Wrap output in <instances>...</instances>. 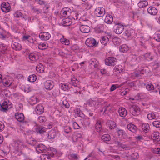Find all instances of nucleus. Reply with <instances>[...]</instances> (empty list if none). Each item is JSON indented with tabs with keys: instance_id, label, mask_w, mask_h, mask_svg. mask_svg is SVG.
Wrapping results in <instances>:
<instances>
[{
	"instance_id": "obj_15",
	"label": "nucleus",
	"mask_w": 160,
	"mask_h": 160,
	"mask_svg": "<svg viewBox=\"0 0 160 160\" xmlns=\"http://www.w3.org/2000/svg\"><path fill=\"white\" fill-rule=\"evenodd\" d=\"M14 17L16 18H22L26 20L28 18L27 16L25 15H23L22 13L18 11H16L13 14Z\"/></svg>"
},
{
	"instance_id": "obj_45",
	"label": "nucleus",
	"mask_w": 160,
	"mask_h": 160,
	"mask_svg": "<svg viewBox=\"0 0 160 160\" xmlns=\"http://www.w3.org/2000/svg\"><path fill=\"white\" fill-rule=\"evenodd\" d=\"M125 84V82H123L119 85L118 84H115L112 85L110 88V91H112L115 90L117 88H119L121 87L123 85Z\"/></svg>"
},
{
	"instance_id": "obj_35",
	"label": "nucleus",
	"mask_w": 160,
	"mask_h": 160,
	"mask_svg": "<svg viewBox=\"0 0 160 160\" xmlns=\"http://www.w3.org/2000/svg\"><path fill=\"white\" fill-rule=\"evenodd\" d=\"M107 126L111 129H114L116 126L115 122L112 120H108L107 122Z\"/></svg>"
},
{
	"instance_id": "obj_57",
	"label": "nucleus",
	"mask_w": 160,
	"mask_h": 160,
	"mask_svg": "<svg viewBox=\"0 0 160 160\" xmlns=\"http://www.w3.org/2000/svg\"><path fill=\"white\" fill-rule=\"evenodd\" d=\"M72 49L73 50L76 52H78L80 50L79 47L77 44L73 45L72 47Z\"/></svg>"
},
{
	"instance_id": "obj_30",
	"label": "nucleus",
	"mask_w": 160,
	"mask_h": 160,
	"mask_svg": "<svg viewBox=\"0 0 160 160\" xmlns=\"http://www.w3.org/2000/svg\"><path fill=\"white\" fill-rule=\"evenodd\" d=\"M146 88L148 91L152 90V92H158V90L156 89L157 87H155L154 89V87L153 85L151 83H149L146 86Z\"/></svg>"
},
{
	"instance_id": "obj_28",
	"label": "nucleus",
	"mask_w": 160,
	"mask_h": 160,
	"mask_svg": "<svg viewBox=\"0 0 160 160\" xmlns=\"http://www.w3.org/2000/svg\"><path fill=\"white\" fill-rule=\"evenodd\" d=\"M153 139L157 142L160 140V133L157 131L154 132L152 134Z\"/></svg>"
},
{
	"instance_id": "obj_49",
	"label": "nucleus",
	"mask_w": 160,
	"mask_h": 160,
	"mask_svg": "<svg viewBox=\"0 0 160 160\" xmlns=\"http://www.w3.org/2000/svg\"><path fill=\"white\" fill-rule=\"evenodd\" d=\"M48 47V44L45 43H40L38 46V48L39 49L43 50L45 49Z\"/></svg>"
},
{
	"instance_id": "obj_26",
	"label": "nucleus",
	"mask_w": 160,
	"mask_h": 160,
	"mask_svg": "<svg viewBox=\"0 0 160 160\" xmlns=\"http://www.w3.org/2000/svg\"><path fill=\"white\" fill-rule=\"evenodd\" d=\"M1 106L4 110H7L12 107V105L6 101H4Z\"/></svg>"
},
{
	"instance_id": "obj_59",
	"label": "nucleus",
	"mask_w": 160,
	"mask_h": 160,
	"mask_svg": "<svg viewBox=\"0 0 160 160\" xmlns=\"http://www.w3.org/2000/svg\"><path fill=\"white\" fill-rule=\"evenodd\" d=\"M145 57L148 60H151L152 59V56L151 55L150 53H146L145 55Z\"/></svg>"
},
{
	"instance_id": "obj_11",
	"label": "nucleus",
	"mask_w": 160,
	"mask_h": 160,
	"mask_svg": "<svg viewBox=\"0 0 160 160\" xmlns=\"http://www.w3.org/2000/svg\"><path fill=\"white\" fill-rule=\"evenodd\" d=\"M57 133L58 132L56 130H51L47 135V139L50 140L54 139L56 137Z\"/></svg>"
},
{
	"instance_id": "obj_21",
	"label": "nucleus",
	"mask_w": 160,
	"mask_h": 160,
	"mask_svg": "<svg viewBox=\"0 0 160 160\" xmlns=\"http://www.w3.org/2000/svg\"><path fill=\"white\" fill-rule=\"evenodd\" d=\"M148 13L152 15H155L158 12V10L156 8L153 7H150L148 9Z\"/></svg>"
},
{
	"instance_id": "obj_56",
	"label": "nucleus",
	"mask_w": 160,
	"mask_h": 160,
	"mask_svg": "<svg viewBox=\"0 0 160 160\" xmlns=\"http://www.w3.org/2000/svg\"><path fill=\"white\" fill-rule=\"evenodd\" d=\"M22 90L26 93H28L31 91V88L29 86L27 85H25L22 88Z\"/></svg>"
},
{
	"instance_id": "obj_39",
	"label": "nucleus",
	"mask_w": 160,
	"mask_h": 160,
	"mask_svg": "<svg viewBox=\"0 0 160 160\" xmlns=\"http://www.w3.org/2000/svg\"><path fill=\"white\" fill-rule=\"evenodd\" d=\"M148 4V2L146 0L140 1L138 3V6L140 8H143L147 6Z\"/></svg>"
},
{
	"instance_id": "obj_8",
	"label": "nucleus",
	"mask_w": 160,
	"mask_h": 160,
	"mask_svg": "<svg viewBox=\"0 0 160 160\" xmlns=\"http://www.w3.org/2000/svg\"><path fill=\"white\" fill-rule=\"evenodd\" d=\"M1 8L2 12L6 13L10 11L11 7L9 3L5 2L1 4Z\"/></svg>"
},
{
	"instance_id": "obj_16",
	"label": "nucleus",
	"mask_w": 160,
	"mask_h": 160,
	"mask_svg": "<svg viewBox=\"0 0 160 160\" xmlns=\"http://www.w3.org/2000/svg\"><path fill=\"white\" fill-rule=\"evenodd\" d=\"M11 47L12 48L15 50L19 51L22 48L21 45L18 42L13 41Z\"/></svg>"
},
{
	"instance_id": "obj_1",
	"label": "nucleus",
	"mask_w": 160,
	"mask_h": 160,
	"mask_svg": "<svg viewBox=\"0 0 160 160\" xmlns=\"http://www.w3.org/2000/svg\"><path fill=\"white\" fill-rule=\"evenodd\" d=\"M22 144L21 142L19 141L15 142L12 144V146L15 149L14 152L17 153L19 155L22 153L21 150L22 148Z\"/></svg>"
},
{
	"instance_id": "obj_10",
	"label": "nucleus",
	"mask_w": 160,
	"mask_h": 160,
	"mask_svg": "<svg viewBox=\"0 0 160 160\" xmlns=\"http://www.w3.org/2000/svg\"><path fill=\"white\" fill-rule=\"evenodd\" d=\"M53 82L51 80H48L44 82V86L45 88L48 90L52 89L54 86Z\"/></svg>"
},
{
	"instance_id": "obj_50",
	"label": "nucleus",
	"mask_w": 160,
	"mask_h": 160,
	"mask_svg": "<svg viewBox=\"0 0 160 160\" xmlns=\"http://www.w3.org/2000/svg\"><path fill=\"white\" fill-rule=\"evenodd\" d=\"M89 63L90 64L93 65L94 67H96L97 66V60L95 58H92L89 61Z\"/></svg>"
},
{
	"instance_id": "obj_55",
	"label": "nucleus",
	"mask_w": 160,
	"mask_h": 160,
	"mask_svg": "<svg viewBox=\"0 0 160 160\" xmlns=\"http://www.w3.org/2000/svg\"><path fill=\"white\" fill-rule=\"evenodd\" d=\"M95 128L97 131L98 132H99L101 130V125L100 122H97L96 124Z\"/></svg>"
},
{
	"instance_id": "obj_36",
	"label": "nucleus",
	"mask_w": 160,
	"mask_h": 160,
	"mask_svg": "<svg viewBox=\"0 0 160 160\" xmlns=\"http://www.w3.org/2000/svg\"><path fill=\"white\" fill-rule=\"evenodd\" d=\"M141 127L142 130L145 132H148L149 130L150 127L148 123H143Z\"/></svg>"
},
{
	"instance_id": "obj_24",
	"label": "nucleus",
	"mask_w": 160,
	"mask_h": 160,
	"mask_svg": "<svg viewBox=\"0 0 160 160\" xmlns=\"http://www.w3.org/2000/svg\"><path fill=\"white\" fill-rule=\"evenodd\" d=\"M112 106L110 104H109L107 106L104 107L102 110V112L103 111V112L105 114H108L109 112H111L112 111Z\"/></svg>"
},
{
	"instance_id": "obj_32",
	"label": "nucleus",
	"mask_w": 160,
	"mask_h": 160,
	"mask_svg": "<svg viewBox=\"0 0 160 160\" xmlns=\"http://www.w3.org/2000/svg\"><path fill=\"white\" fill-rule=\"evenodd\" d=\"M131 58V63L133 65H135L139 62L138 58L137 56L135 55H132Z\"/></svg>"
},
{
	"instance_id": "obj_41",
	"label": "nucleus",
	"mask_w": 160,
	"mask_h": 160,
	"mask_svg": "<svg viewBox=\"0 0 160 160\" xmlns=\"http://www.w3.org/2000/svg\"><path fill=\"white\" fill-rule=\"evenodd\" d=\"M38 101L37 97L34 96L31 97L29 100V103L33 105L36 103Z\"/></svg>"
},
{
	"instance_id": "obj_54",
	"label": "nucleus",
	"mask_w": 160,
	"mask_h": 160,
	"mask_svg": "<svg viewBox=\"0 0 160 160\" xmlns=\"http://www.w3.org/2000/svg\"><path fill=\"white\" fill-rule=\"evenodd\" d=\"M74 111L75 114H77L78 116L82 117L83 115V113L79 109L76 108L74 110Z\"/></svg>"
},
{
	"instance_id": "obj_5",
	"label": "nucleus",
	"mask_w": 160,
	"mask_h": 160,
	"mask_svg": "<svg viewBox=\"0 0 160 160\" xmlns=\"http://www.w3.org/2000/svg\"><path fill=\"white\" fill-rule=\"evenodd\" d=\"M117 59L113 57H110L107 58L105 60V64L109 66H114L116 64Z\"/></svg>"
},
{
	"instance_id": "obj_62",
	"label": "nucleus",
	"mask_w": 160,
	"mask_h": 160,
	"mask_svg": "<svg viewBox=\"0 0 160 160\" xmlns=\"http://www.w3.org/2000/svg\"><path fill=\"white\" fill-rule=\"evenodd\" d=\"M152 124L156 127H160V121H155L153 122Z\"/></svg>"
},
{
	"instance_id": "obj_13",
	"label": "nucleus",
	"mask_w": 160,
	"mask_h": 160,
	"mask_svg": "<svg viewBox=\"0 0 160 160\" xmlns=\"http://www.w3.org/2000/svg\"><path fill=\"white\" fill-rule=\"evenodd\" d=\"M71 12L70 9L68 7L64 8L61 11V13L64 17L70 16Z\"/></svg>"
},
{
	"instance_id": "obj_7",
	"label": "nucleus",
	"mask_w": 160,
	"mask_h": 160,
	"mask_svg": "<svg viewBox=\"0 0 160 160\" xmlns=\"http://www.w3.org/2000/svg\"><path fill=\"white\" fill-rule=\"evenodd\" d=\"M86 45L89 47H96L98 44L96 42L95 40L92 38H88L86 41Z\"/></svg>"
},
{
	"instance_id": "obj_53",
	"label": "nucleus",
	"mask_w": 160,
	"mask_h": 160,
	"mask_svg": "<svg viewBox=\"0 0 160 160\" xmlns=\"http://www.w3.org/2000/svg\"><path fill=\"white\" fill-rule=\"evenodd\" d=\"M135 140L138 142H141L144 140V137L143 136L141 135L137 136L135 137Z\"/></svg>"
},
{
	"instance_id": "obj_3",
	"label": "nucleus",
	"mask_w": 160,
	"mask_h": 160,
	"mask_svg": "<svg viewBox=\"0 0 160 160\" xmlns=\"http://www.w3.org/2000/svg\"><path fill=\"white\" fill-rule=\"evenodd\" d=\"M105 13V9L103 7H98L94 11V14L97 17H102Z\"/></svg>"
},
{
	"instance_id": "obj_40",
	"label": "nucleus",
	"mask_w": 160,
	"mask_h": 160,
	"mask_svg": "<svg viewBox=\"0 0 160 160\" xmlns=\"http://www.w3.org/2000/svg\"><path fill=\"white\" fill-rule=\"evenodd\" d=\"M56 150L53 148H51L48 151V155L50 157H53L56 153Z\"/></svg>"
},
{
	"instance_id": "obj_4",
	"label": "nucleus",
	"mask_w": 160,
	"mask_h": 160,
	"mask_svg": "<svg viewBox=\"0 0 160 160\" xmlns=\"http://www.w3.org/2000/svg\"><path fill=\"white\" fill-rule=\"evenodd\" d=\"M13 81L12 78L9 76H6L3 80V84L6 87H9L12 84Z\"/></svg>"
},
{
	"instance_id": "obj_44",
	"label": "nucleus",
	"mask_w": 160,
	"mask_h": 160,
	"mask_svg": "<svg viewBox=\"0 0 160 160\" xmlns=\"http://www.w3.org/2000/svg\"><path fill=\"white\" fill-rule=\"evenodd\" d=\"M102 139L104 141H108L111 139V137L109 134H105L102 136Z\"/></svg>"
},
{
	"instance_id": "obj_12",
	"label": "nucleus",
	"mask_w": 160,
	"mask_h": 160,
	"mask_svg": "<svg viewBox=\"0 0 160 160\" xmlns=\"http://www.w3.org/2000/svg\"><path fill=\"white\" fill-rule=\"evenodd\" d=\"M39 37L42 40H47L51 37V35L48 32H42L40 33Z\"/></svg>"
},
{
	"instance_id": "obj_19",
	"label": "nucleus",
	"mask_w": 160,
	"mask_h": 160,
	"mask_svg": "<svg viewBox=\"0 0 160 160\" xmlns=\"http://www.w3.org/2000/svg\"><path fill=\"white\" fill-rule=\"evenodd\" d=\"M44 108L42 104L38 105L35 109V111L37 114H41L44 112Z\"/></svg>"
},
{
	"instance_id": "obj_42",
	"label": "nucleus",
	"mask_w": 160,
	"mask_h": 160,
	"mask_svg": "<svg viewBox=\"0 0 160 160\" xmlns=\"http://www.w3.org/2000/svg\"><path fill=\"white\" fill-rule=\"evenodd\" d=\"M147 117L148 119L150 120L157 118V116L154 113L148 114L147 115Z\"/></svg>"
},
{
	"instance_id": "obj_14",
	"label": "nucleus",
	"mask_w": 160,
	"mask_h": 160,
	"mask_svg": "<svg viewBox=\"0 0 160 160\" xmlns=\"http://www.w3.org/2000/svg\"><path fill=\"white\" fill-rule=\"evenodd\" d=\"M46 149V147L42 144L38 145L36 148L37 152L39 153H42Z\"/></svg>"
},
{
	"instance_id": "obj_2",
	"label": "nucleus",
	"mask_w": 160,
	"mask_h": 160,
	"mask_svg": "<svg viewBox=\"0 0 160 160\" xmlns=\"http://www.w3.org/2000/svg\"><path fill=\"white\" fill-rule=\"evenodd\" d=\"M124 30V26L121 23L116 24L114 27V32L115 33L118 34L121 33Z\"/></svg>"
},
{
	"instance_id": "obj_61",
	"label": "nucleus",
	"mask_w": 160,
	"mask_h": 160,
	"mask_svg": "<svg viewBox=\"0 0 160 160\" xmlns=\"http://www.w3.org/2000/svg\"><path fill=\"white\" fill-rule=\"evenodd\" d=\"M23 40H28L29 42H31V40H33L31 37L29 35H25L23 37Z\"/></svg>"
},
{
	"instance_id": "obj_23",
	"label": "nucleus",
	"mask_w": 160,
	"mask_h": 160,
	"mask_svg": "<svg viewBox=\"0 0 160 160\" xmlns=\"http://www.w3.org/2000/svg\"><path fill=\"white\" fill-rule=\"evenodd\" d=\"M118 113L120 116L122 117H125L127 114V110L124 108H120L118 110Z\"/></svg>"
},
{
	"instance_id": "obj_46",
	"label": "nucleus",
	"mask_w": 160,
	"mask_h": 160,
	"mask_svg": "<svg viewBox=\"0 0 160 160\" xmlns=\"http://www.w3.org/2000/svg\"><path fill=\"white\" fill-rule=\"evenodd\" d=\"M123 35L125 39H128L131 35V32L129 30H126L123 33Z\"/></svg>"
},
{
	"instance_id": "obj_43",
	"label": "nucleus",
	"mask_w": 160,
	"mask_h": 160,
	"mask_svg": "<svg viewBox=\"0 0 160 160\" xmlns=\"http://www.w3.org/2000/svg\"><path fill=\"white\" fill-rule=\"evenodd\" d=\"M1 94L3 96L6 97H9L10 95V92L7 89H4L2 90L1 92Z\"/></svg>"
},
{
	"instance_id": "obj_25",
	"label": "nucleus",
	"mask_w": 160,
	"mask_h": 160,
	"mask_svg": "<svg viewBox=\"0 0 160 160\" xmlns=\"http://www.w3.org/2000/svg\"><path fill=\"white\" fill-rule=\"evenodd\" d=\"M15 117L16 119L20 122H22L24 119V115L21 113H16L15 114Z\"/></svg>"
},
{
	"instance_id": "obj_31",
	"label": "nucleus",
	"mask_w": 160,
	"mask_h": 160,
	"mask_svg": "<svg viewBox=\"0 0 160 160\" xmlns=\"http://www.w3.org/2000/svg\"><path fill=\"white\" fill-rule=\"evenodd\" d=\"M128 129L130 131L135 132L136 131L137 127L134 125L132 123H129L127 126Z\"/></svg>"
},
{
	"instance_id": "obj_33",
	"label": "nucleus",
	"mask_w": 160,
	"mask_h": 160,
	"mask_svg": "<svg viewBox=\"0 0 160 160\" xmlns=\"http://www.w3.org/2000/svg\"><path fill=\"white\" fill-rule=\"evenodd\" d=\"M82 6L83 9L86 10L90 9L92 7L91 4L87 2L82 3Z\"/></svg>"
},
{
	"instance_id": "obj_17",
	"label": "nucleus",
	"mask_w": 160,
	"mask_h": 160,
	"mask_svg": "<svg viewBox=\"0 0 160 160\" xmlns=\"http://www.w3.org/2000/svg\"><path fill=\"white\" fill-rule=\"evenodd\" d=\"M0 51L3 53L7 54L8 56L9 55L7 46L4 44H0Z\"/></svg>"
},
{
	"instance_id": "obj_29",
	"label": "nucleus",
	"mask_w": 160,
	"mask_h": 160,
	"mask_svg": "<svg viewBox=\"0 0 160 160\" xmlns=\"http://www.w3.org/2000/svg\"><path fill=\"white\" fill-rule=\"evenodd\" d=\"M30 60L32 61L37 60L38 58V56L36 53H31L28 56Z\"/></svg>"
},
{
	"instance_id": "obj_34",
	"label": "nucleus",
	"mask_w": 160,
	"mask_h": 160,
	"mask_svg": "<svg viewBox=\"0 0 160 160\" xmlns=\"http://www.w3.org/2000/svg\"><path fill=\"white\" fill-rule=\"evenodd\" d=\"M119 49L120 52H124L128 50L129 47L127 45L123 44L120 46Z\"/></svg>"
},
{
	"instance_id": "obj_9",
	"label": "nucleus",
	"mask_w": 160,
	"mask_h": 160,
	"mask_svg": "<svg viewBox=\"0 0 160 160\" xmlns=\"http://www.w3.org/2000/svg\"><path fill=\"white\" fill-rule=\"evenodd\" d=\"M130 112L133 115L137 116L139 114L140 109L138 106L133 105L130 108Z\"/></svg>"
},
{
	"instance_id": "obj_27",
	"label": "nucleus",
	"mask_w": 160,
	"mask_h": 160,
	"mask_svg": "<svg viewBox=\"0 0 160 160\" xmlns=\"http://www.w3.org/2000/svg\"><path fill=\"white\" fill-rule=\"evenodd\" d=\"M113 21L112 16L110 15H107L104 20L105 22L108 24H111Z\"/></svg>"
},
{
	"instance_id": "obj_48",
	"label": "nucleus",
	"mask_w": 160,
	"mask_h": 160,
	"mask_svg": "<svg viewBox=\"0 0 160 160\" xmlns=\"http://www.w3.org/2000/svg\"><path fill=\"white\" fill-rule=\"evenodd\" d=\"M40 157L41 160H51L50 157L49 155L46 154H42Z\"/></svg>"
},
{
	"instance_id": "obj_38",
	"label": "nucleus",
	"mask_w": 160,
	"mask_h": 160,
	"mask_svg": "<svg viewBox=\"0 0 160 160\" xmlns=\"http://www.w3.org/2000/svg\"><path fill=\"white\" fill-rule=\"evenodd\" d=\"M36 71L42 73L44 72V68L42 64L39 63L36 67Z\"/></svg>"
},
{
	"instance_id": "obj_52",
	"label": "nucleus",
	"mask_w": 160,
	"mask_h": 160,
	"mask_svg": "<svg viewBox=\"0 0 160 160\" xmlns=\"http://www.w3.org/2000/svg\"><path fill=\"white\" fill-rule=\"evenodd\" d=\"M60 42L66 45H68L70 43L69 41L68 40L63 38H61Z\"/></svg>"
},
{
	"instance_id": "obj_20",
	"label": "nucleus",
	"mask_w": 160,
	"mask_h": 160,
	"mask_svg": "<svg viewBox=\"0 0 160 160\" xmlns=\"http://www.w3.org/2000/svg\"><path fill=\"white\" fill-rule=\"evenodd\" d=\"M72 19L68 18H66L62 20V23L64 26H69L72 23Z\"/></svg>"
},
{
	"instance_id": "obj_51",
	"label": "nucleus",
	"mask_w": 160,
	"mask_h": 160,
	"mask_svg": "<svg viewBox=\"0 0 160 160\" xmlns=\"http://www.w3.org/2000/svg\"><path fill=\"white\" fill-rule=\"evenodd\" d=\"M37 79L36 77L34 74L30 75L28 77V80L31 82H34Z\"/></svg>"
},
{
	"instance_id": "obj_63",
	"label": "nucleus",
	"mask_w": 160,
	"mask_h": 160,
	"mask_svg": "<svg viewBox=\"0 0 160 160\" xmlns=\"http://www.w3.org/2000/svg\"><path fill=\"white\" fill-rule=\"evenodd\" d=\"M71 128L68 126L65 127L64 128V132L66 133H68L71 132Z\"/></svg>"
},
{
	"instance_id": "obj_6",
	"label": "nucleus",
	"mask_w": 160,
	"mask_h": 160,
	"mask_svg": "<svg viewBox=\"0 0 160 160\" xmlns=\"http://www.w3.org/2000/svg\"><path fill=\"white\" fill-rule=\"evenodd\" d=\"M108 29L107 26L101 24L98 26L95 29V32L97 33H101L106 32Z\"/></svg>"
},
{
	"instance_id": "obj_22",
	"label": "nucleus",
	"mask_w": 160,
	"mask_h": 160,
	"mask_svg": "<svg viewBox=\"0 0 160 160\" xmlns=\"http://www.w3.org/2000/svg\"><path fill=\"white\" fill-rule=\"evenodd\" d=\"M36 132L40 134H42L45 132L47 130V129L42 126H38L36 128Z\"/></svg>"
},
{
	"instance_id": "obj_60",
	"label": "nucleus",
	"mask_w": 160,
	"mask_h": 160,
	"mask_svg": "<svg viewBox=\"0 0 160 160\" xmlns=\"http://www.w3.org/2000/svg\"><path fill=\"white\" fill-rule=\"evenodd\" d=\"M79 18L80 17H79V14L78 13L74 12L73 13V15L72 19V20H78Z\"/></svg>"
},
{
	"instance_id": "obj_64",
	"label": "nucleus",
	"mask_w": 160,
	"mask_h": 160,
	"mask_svg": "<svg viewBox=\"0 0 160 160\" xmlns=\"http://www.w3.org/2000/svg\"><path fill=\"white\" fill-rule=\"evenodd\" d=\"M154 39L160 42V34L158 33H155L154 36Z\"/></svg>"
},
{
	"instance_id": "obj_58",
	"label": "nucleus",
	"mask_w": 160,
	"mask_h": 160,
	"mask_svg": "<svg viewBox=\"0 0 160 160\" xmlns=\"http://www.w3.org/2000/svg\"><path fill=\"white\" fill-rule=\"evenodd\" d=\"M38 120L39 122L43 123L46 121V119L44 116H41L38 118Z\"/></svg>"
},
{
	"instance_id": "obj_47",
	"label": "nucleus",
	"mask_w": 160,
	"mask_h": 160,
	"mask_svg": "<svg viewBox=\"0 0 160 160\" xmlns=\"http://www.w3.org/2000/svg\"><path fill=\"white\" fill-rule=\"evenodd\" d=\"M108 40L109 39L108 37L106 36H103L101 38L100 42L102 44L105 45L107 44Z\"/></svg>"
},
{
	"instance_id": "obj_18",
	"label": "nucleus",
	"mask_w": 160,
	"mask_h": 160,
	"mask_svg": "<svg viewBox=\"0 0 160 160\" xmlns=\"http://www.w3.org/2000/svg\"><path fill=\"white\" fill-rule=\"evenodd\" d=\"M81 31L83 33H88L90 31V28L87 25H81L80 27Z\"/></svg>"
},
{
	"instance_id": "obj_37",
	"label": "nucleus",
	"mask_w": 160,
	"mask_h": 160,
	"mask_svg": "<svg viewBox=\"0 0 160 160\" xmlns=\"http://www.w3.org/2000/svg\"><path fill=\"white\" fill-rule=\"evenodd\" d=\"M124 67L121 65H116L114 68L115 72L120 73L123 71Z\"/></svg>"
}]
</instances>
